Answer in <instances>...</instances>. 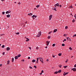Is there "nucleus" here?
<instances>
[{
  "mask_svg": "<svg viewBox=\"0 0 76 76\" xmlns=\"http://www.w3.org/2000/svg\"><path fill=\"white\" fill-rule=\"evenodd\" d=\"M10 15L9 14L7 15V18H10Z\"/></svg>",
  "mask_w": 76,
  "mask_h": 76,
  "instance_id": "ddd939ff",
  "label": "nucleus"
},
{
  "mask_svg": "<svg viewBox=\"0 0 76 76\" xmlns=\"http://www.w3.org/2000/svg\"><path fill=\"white\" fill-rule=\"evenodd\" d=\"M35 15H34L33 16H32V18H35Z\"/></svg>",
  "mask_w": 76,
  "mask_h": 76,
  "instance_id": "e433bc0d",
  "label": "nucleus"
},
{
  "mask_svg": "<svg viewBox=\"0 0 76 76\" xmlns=\"http://www.w3.org/2000/svg\"><path fill=\"white\" fill-rule=\"evenodd\" d=\"M68 61V59H67L66 60V61H65V63H67Z\"/></svg>",
  "mask_w": 76,
  "mask_h": 76,
  "instance_id": "79ce46f5",
  "label": "nucleus"
},
{
  "mask_svg": "<svg viewBox=\"0 0 76 76\" xmlns=\"http://www.w3.org/2000/svg\"><path fill=\"white\" fill-rule=\"evenodd\" d=\"M64 40V41H66V39H65Z\"/></svg>",
  "mask_w": 76,
  "mask_h": 76,
  "instance_id": "bf43d9fd",
  "label": "nucleus"
},
{
  "mask_svg": "<svg viewBox=\"0 0 76 76\" xmlns=\"http://www.w3.org/2000/svg\"><path fill=\"white\" fill-rule=\"evenodd\" d=\"M62 46H65V45L63 43L62 44Z\"/></svg>",
  "mask_w": 76,
  "mask_h": 76,
  "instance_id": "58836bf2",
  "label": "nucleus"
},
{
  "mask_svg": "<svg viewBox=\"0 0 76 76\" xmlns=\"http://www.w3.org/2000/svg\"><path fill=\"white\" fill-rule=\"evenodd\" d=\"M15 59H18V56H16L15 57Z\"/></svg>",
  "mask_w": 76,
  "mask_h": 76,
  "instance_id": "a211bd4d",
  "label": "nucleus"
},
{
  "mask_svg": "<svg viewBox=\"0 0 76 76\" xmlns=\"http://www.w3.org/2000/svg\"><path fill=\"white\" fill-rule=\"evenodd\" d=\"M52 17H53V15H50L49 16V20H51V19Z\"/></svg>",
  "mask_w": 76,
  "mask_h": 76,
  "instance_id": "39448f33",
  "label": "nucleus"
},
{
  "mask_svg": "<svg viewBox=\"0 0 76 76\" xmlns=\"http://www.w3.org/2000/svg\"><path fill=\"white\" fill-rule=\"evenodd\" d=\"M57 29H55L54 30H53V33H54V32H57Z\"/></svg>",
  "mask_w": 76,
  "mask_h": 76,
  "instance_id": "1a4fd4ad",
  "label": "nucleus"
},
{
  "mask_svg": "<svg viewBox=\"0 0 76 76\" xmlns=\"http://www.w3.org/2000/svg\"><path fill=\"white\" fill-rule=\"evenodd\" d=\"M61 70H59L58 71V73H61Z\"/></svg>",
  "mask_w": 76,
  "mask_h": 76,
  "instance_id": "412c9836",
  "label": "nucleus"
},
{
  "mask_svg": "<svg viewBox=\"0 0 76 76\" xmlns=\"http://www.w3.org/2000/svg\"><path fill=\"white\" fill-rule=\"evenodd\" d=\"M61 66H62L61 64L58 65V67H60V68H61Z\"/></svg>",
  "mask_w": 76,
  "mask_h": 76,
  "instance_id": "4468645a",
  "label": "nucleus"
},
{
  "mask_svg": "<svg viewBox=\"0 0 76 76\" xmlns=\"http://www.w3.org/2000/svg\"><path fill=\"white\" fill-rule=\"evenodd\" d=\"M28 59H30V57H28Z\"/></svg>",
  "mask_w": 76,
  "mask_h": 76,
  "instance_id": "680f3d73",
  "label": "nucleus"
},
{
  "mask_svg": "<svg viewBox=\"0 0 76 76\" xmlns=\"http://www.w3.org/2000/svg\"><path fill=\"white\" fill-rule=\"evenodd\" d=\"M74 67H76V64L74 65Z\"/></svg>",
  "mask_w": 76,
  "mask_h": 76,
  "instance_id": "4d7b16f0",
  "label": "nucleus"
},
{
  "mask_svg": "<svg viewBox=\"0 0 76 76\" xmlns=\"http://www.w3.org/2000/svg\"><path fill=\"white\" fill-rule=\"evenodd\" d=\"M24 61V59H22V60H21V61Z\"/></svg>",
  "mask_w": 76,
  "mask_h": 76,
  "instance_id": "052dcab7",
  "label": "nucleus"
},
{
  "mask_svg": "<svg viewBox=\"0 0 76 76\" xmlns=\"http://www.w3.org/2000/svg\"><path fill=\"white\" fill-rule=\"evenodd\" d=\"M51 31L50 32H49L48 34H51Z\"/></svg>",
  "mask_w": 76,
  "mask_h": 76,
  "instance_id": "8fccbe9b",
  "label": "nucleus"
},
{
  "mask_svg": "<svg viewBox=\"0 0 76 76\" xmlns=\"http://www.w3.org/2000/svg\"><path fill=\"white\" fill-rule=\"evenodd\" d=\"M37 61H38V58H37Z\"/></svg>",
  "mask_w": 76,
  "mask_h": 76,
  "instance_id": "3c124183",
  "label": "nucleus"
},
{
  "mask_svg": "<svg viewBox=\"0 0 76 76\" xmlns=\"http://www.w3.org/2000/svg\"><path fill=\"white\" fill-rule=\"evenodd\" d=\"M56 6H57L58 7L59 6V4L58 3H57L56 4Z\"/></svg>",
  "mask_w": 76,
  "mask_h": 76,
  "instance_id": "a878e982",
  "label": "nucleus"
},
{
  "mask_svg": "<svg viewBox=\"0 0 76 76\" xmlns=\"http://www.w3.org/2000/svg\"><path fill=\"white\" fill-rule=\"evenodd\" d=\"M7 51H9V50H10V48L7 47Z\"/></svg>",
  "mask_w": 76,
  "mask_h": 76,
  "instance_id": "9b49d317",
  "label": "nucleus"
},
{
  "mask_svg": "<svg viewBox=\"0 0 76 76\" xmlns=\"http://www.w3.org/2000/svg\"><path fill=\"white\" fill-rule=\"evenodd\" d=\"M4 53H5L4 52H3L2 53L3 55H4Z\"/></svg>",
  "mask_w": 76,
  "mask_h": 76,
  "instance_id": "864d4df0",
  "label": "nucleus"
},
{
  "mask_svg": "<svg viewBox=\"0 0 76 76\" xmlns=\"http://www.w3.org/2000/svg\"><path fill=\"white\" fill-rule=\"evenodd\" d=\"M40 60L42 63H44V62L43 61V59H42V58H40Z\"/></svg>",
  "mask_w": 76,
  "mask_h": 76,
  "instance_id": "f03ea898",
  "label": "nucleus"
},
{
  "mask_svg": "<svg viewBox=\"0 0 76 76\" xmlns=\"http://www.w3.org/2000/svg\"><path fill=\"white\" fill-rule=\"evenodd\" d=\"M29 68H30V69H32V67H31V66H30L29 67Z\"/></svg>",
  "mask_w": 76,
  "mask_h": 76,
  "instance_id": "c03bdc74",
  "label": "nucleus"
},
{
  "mask_svg": "<svg viewBox=\"0 0 76 76\" xmlns=\"http://www.w3.org/2000/svg\"><path fill=\"white\" fill-rule=\"evenodd\" d=\"M20 56H21V54H18V57H20Z\"/></svg>",
  "mask_w": 76,
  "mask_h": 76,
  "instance_id": "dca6fc26",
  "label": "nucleus"
},
{
  "mask_svg": "<svg viewBox=\"0 0 76 76\" xmlns=\"http://www.w3.org/2000/svg\"><path fill=\"white\" fill-rule=\"evenodd\" d=\"M33 15V14H32V13H30V14H28V15L29 16H32Z\"/></svg>",
  "mask_w": 76,
  "mask_h": 76,
  "instance_id": "0eeeda50",
  "label": "nucleus"
},
{
  "mask_svg": "<svg viewBox=\"0 0 76 76\" xmlns=\"http://www.w3.org/2000/svg\"><path fill=\"white\" fill-rule=\"evenodd\" d=\"M41 35V31H39L38 32V34L37 36V37H39Z\"/></svg>",
  "mask_w": 76,
  "mask_h": 76,
  "instance_id": "f257e3e1",
  "label": "nucleus"
},
{
  "mask_svg": "<svg viewBox=\"0 0 76 76\" xmlns=\"http://www.w3.org/2000/svg\"><path fill=\"white\" fill-rule=\"evenodd\" d=\"M52 10H56V11H57V10H56V8L53 7V8H52Z\"/></svg>",
  "mask_w": 76,
  "mask_h": 76,
  "instance_id": "9d476101",
  "label": "nucleus"
},
{
  "mask_svg": "<svg viewBox=\"0 0 76 76\" xmlns=\"http://www.w3.org/2000/svg\"><path fill=\"white\" fill-rule=\"evenodd\" d=\"M7 64H9V63H10V61L9 60H8L7 61Z\"/></svg>",
  "mask_w": 76,
  "mask_h": 76,
  "instance_id": "f3484780",
  "label": "nucleus"
},
{
  "mask_svg": "<svg viewBox=\"0 0 76 76\" xmlns=\"http://www.w3.org/2000/svg\"><path fill=\"white\" fill-rule=\"evenodd\" d=\"M37 15L35 16L34 18H37Z\"/></svg>",
  "mask_w": 76,
  "mask_h": 76,
  "instance_id": "69168bd1",
  "label": "nucleus"
},
{
  "mask_svg": "<svg viewBox=\"0 0 76 76\" xmlns=\"http://www.w3.org/2000/svg\"><path fill=\"white\" fill-rule=\"evenodd\" d=\"M76 37V34L74 35H73V37Z\"/></svg>",
  "mask_w": 76,
  "mask_h": 76,
  "instance_id": "f704fd0d",
  "label": "nucleus"
},
{
  "mask_svg": "<svg viewBox=\"0 0 76 76\" xmlns=\"http://www.w3.org/2000/svg\"><path fill=\"white\" fill-rule=\"evenodd\" d=\"M69 50H72V48L70 47L69 48Z\"/></svg>",
  "mask_w": 76,
  "mask_h": 76,
  "instance_id": "72a5a7b5",
  "label": "nucleus"
},
{
  "mask_svg": "<svg viewBox=\"0 0 76 76\" xmlns=\"http://www.w3.org/2000/svg\"><path fill=\"white\" fill-rule=\"evenodd\" d=\"M34 67H35V69H37V66H34Z\"/></svg>",
  "mask_w": 76,
  "mask_h": 76,
  "instance_id": "a18cd8bd",
  "label": "nucleus"
},
{
  "mask_svg": "<svg viewBox=\"0 0 76 76\" xmlns=\"http://www.w3.org/2000/svg\"><path fill=\"white\" fill-rule=\"evenodd\" d=\"M18 4H20V2H19L18 3Z\"/></svg>",
  "mask_w": 76,
  "mask_h": 76,
  "instance_id": "13d9d810",
  "label": "nucleus"
},
{
  "mask_svg": "<svg viewBox=\"0 0 76 76\" xmlns=\"http://www.w3.org/2000/svg\"><path fill=\"white\" fill-rule=\"evenodd\" d=\"M53 7L56 8L57 7V5L56 4H55Z\"/></svg>",
  "mask_w": 76,
  "mask_h": 76,
  "instance_id": "393cba45",
  "label": "nucleus"
},
{
  "mask_svg": "<svg viewBox=\"0 0 76 76\" xmlns=\"http://www.w3.org/2000/svg\"><path fill=\"white\" fill-rule=\"evenodd\" d=\"M50 41L48 42V41H47L46 42V44L47 46H48V45H49V43H50Z\"/></svg>",
  "mask_w": 76,
  "mask_h": 76,
  "instance_id": "20e7f679",
  "label": "nucleus"
},
{
  "mask_svg": "<svg viewBox=\"0 0 76 76\" xmlns=\"http://www.w3.org/2000/svg\"><path fill=\"white\" fill-rule=\"evenodd\" d=\"M69 8H73V6H72V5H71V6H70L69 7Z\"/></svg>",
  "mask_w": 76,
  "mask_h": 76,
  "instance_id": "bb28decb",
  "label": "nucleus"
},
{
  "mask_svg": "<svg viewBox=\"0 0 76 76\" xmlns=\"http://www.w3.org/2000/svg\"><path fill=\"white\" fill-rule=\"evenodd\" d=\"M15 34H16L17 35H19V32H15Z\"/></svg>",
  "mask_w": 76,
  "mask_h": 76,
  "instance_id": "cd10ccee",
  "label": "nucleus"
},
{
  "mask_svg": "<svg viewBox=\"0 0 76 76\" xmlns=\"http://www.w3.org/2000/svg\"><path fill=\"white\" fill-rule=\"evenodd\" d=\"M48 61H49V60L48 59H46V61L48 62Z\"/></svg>",
  "mask_w": 76,
  "mask_h": 76,
  "instance_id": "37998d69",
  "label": "nucleus"
},
{
  "mask_svg": "<svg viewBox=\"0 0 76 76\" xmlns=\"http://www.w3.org/2000/svg\"><path fill=\"white\" fill-rule=\"evenodd\" d=\"M52 57H54V58L55 57V56H54V55L53 54Z\"/></svg>",
  "mask_w": 76,
  "mask_h": 76,
  "instance_id": "de8ad7c7",
  "label": "nucleus"
},
{
  "mask_svg": "<svg viewBox=\"0 0 76 76\" xmlns=\"http://www.w3.org/2000/svg\"><path fill=\"white\" fill-rule=\"evenodd\" d=\"M7 27L8 29H9V26H7Z\"/></svg>",
  "mask_w": 76,
  "mask_h": 76,
  "instance_id": "e2e57ef3",
  "label": "nucleus"
},
{
  "mask_svg": "<svg viewBox=\"0 0 76 76\" xmlns=\"http://www.w3.org/2000/svg\"><path fill=\"white\" fill-rule=\"evenodd\" d=\"M11 13V11L9 10L8 11H7L6 12V14H9V13Z\"/></svg>",
  "mask_w": 76,
  "mask_h": 76,
  "instance_id": "7ed1b4c3",
  "label": "nucleus"
},
{
  "mask_svg": "<svg viewBox=\"0 0 76 76\" xmlns=\"http://www.w3.org/2000/svg\"><path fill=\"white\" fill-rule=\"evenodd\" d=\"M35 62V59H33L32 60V62H33V63H34V62Z\"/></svg>",
  "mask_w": 76,
  "mask_h": 76,
  "instance_id": "6ab92c4d",
  "label": "nucleus"
},
{
  "mask_svg": "<svg viewBox=\"0 0 76 76\" xmlns=\"http://www.w3.org/2000/svg\"><path fill=\"white\" fill-rule=\"evenodd\" d=\"M28 48L30 49V50H31V47H29Z\"/></svg>",
  "mask_w": 76,
  "mask_h": 76,
  "instance_id": "09e8293b",
  "label": "nucleus"
},
{
  "mask_svg": "<svg viewBox=\"0 0 76 76\" xmlns=\"http://www.w3.org/2000/svg\"><path fill=\"white\" fill-rule=\"evenodd\" d=\"M36 63H38V61H37Z\"/></svg>",
  "mask_w": 76,
  "mask_h": 76,
  "instance_id": "6e6d98bb",
  "label": "nucleus"
},
{
  "mask_svg": "<svg viewBox=\"0 0 76 76\" xmlns=\"http://www.w3.org/2000/svg\"><path fill=\"white\" fill-rule=\"evenodd\" d=\"M72 70L74 71V72H76V69L75 68H73V69H71Z\"/></svg>",
  "mask_w": 76,
  "mask_h": 76,
  "instance_id": "423d86ee",
  "label": "nucleus"
},
{
  "mask_svg": "<svg viewBox=\"0 0 76 76\" xmlns=\"http://www.w3.org/2000/svg\"><path fill=\"white\" fill-rule=\"evenodd\" d=\"M67 28H68V27L67 26H65V29H67Z\"/></svg>",
  "mask_w": 76,
  "mask_h": 76,
  "instance_id": "c9c22d12",
  "label": "nucleus"
},
{
  "mask_svg": "<svg viewBox=\"0 0 76 76\" xmlns=\"http://www.w3.org/2000/svg\"><path fill=\"white\" fill-rule=\"evenodd\" d=\"M58 73V71L55 72H54V74H57V73Z\"/></svg>",
  "mask_w": 76,
  "mask_h": 76,
  "instance_id": "5701e85b",
  "label": "nucleus"
},
{
  "mask_svg": "<svg viewBox=\"0 0 76 76\" xmlns=\"http://www.w3.org/2000/svg\"><path fill=\"white\" fill-rule=\"evenodd\" d=\"M52 46H53V47H54V46H55V44H53L52 45Z\"/></svg>",
  "mask_w": 76,
  "mask_h": 76,
  "instance_id": "a19ab883",
  "label": "nucleus"
},
{
  "mask_svg": "<svg viewBox=\"0 0 76 76\" xmlns=\"http://www.w3.org/2000/svg\"><path fill=\"white\" fill-rule=\"evenodd\" d=\"M42 73L41 72V73H40L39 74L40 75H42Z\"/></svg>",
  "mask_w": 76,
  "mask_h": 76,
  "instance_id": "338daca9",
  "label": "nucleus"
},
{
  "mask_svg": "<svg viewBox=\"0 0 76 76\" xmlns=\"http://www.w3.org/2000/svg\"><path fill=\"white\" fill-rule=\"evenodd\" d=\"M67 67V66H63V67L64 68H66V67Z\"/></svg>",
  "mask_w": 76,
  "mask_h": 76,
  "instance_id": "c756f323",
  "label": "nucleus"
},
{
  "mask_svg": "<svg viewBox=\"0 0 76 76\" xmlns=\"http://www.w3.org/2000/svg\"><path fill=\"white\" fill-rule=\"evenodd\" d=\"M26 42H28L29 41V39L28 38H26Z\"/></svg>",
  "mask_w": 76,
  "mask_h": 76,
  "instance_id": "6e6552de",
  "label": "nucleus"
},
{
  "mask_svg": "<svg viewBox=\"0 0 76 76\" xmlns=\"http://www.w3.org/2000/svg\"><path fill=\"white\" fill-rule=\"evenodd\" d=\"M64 37H66V34H64Z\"/></svg>",
  "mask_w": 76,
  "mask_h": 76,
  "instance_id": "603ef678",
  "label": "nucleus"
},
{
  "mask_svg": "<svg viewBox=\"0 0 76 76\" xmlns=\"http://www.w3.org/2000/svg\"><path fill=\"white\" fill-rule=\"evenodd\" d=\"M5 13V12H2V15H4Z\"/></svg>",
  "mask_w": 76,
  "mask_h": 76,
  "instance_id": "7c9ffc66",
  "label": "nucleus"
},
{
  "mask_svg": "<svg viewBox=\"0 0 76 76\" xmlns=\"http://www.w3.org/2000/svg\"><path fill=\"white\" fill-rule=\"evenodd\" d=\"M1 47L3 48H4V45H3Z\"/></svg>",
  "mask_w": 76,
  "mask_h": 76,
  "instance_id": "2f4dec72",
  "label": "nucleus"
},
{
  "mask_svg": "<svg viewBox=\"0 0 76 76\" xmlns=\"http://www.w3.org/2000/svg\"><path fill=\"white\" fill-rule=\"evenodd\" d=\"M51 38V37L50 36H48V39H50Z\"/></svg>",
  "mask_w": 76,
  "mask_h": 76,
  "instance_id": "4be33fe9",
  "label": "nucleus"
},
{
  "mask_svg": "<svg viewBox=\"0 0 76 76\" xmlns=\"http://www.w3.org/2000/svg\"><path fill=\"white\" fill-rule=\"evenodd\" d=\"M59 6L60 7H61V5H59Z\"/></svg>",
  "mask_w": 76,
  "mask_h": 76,
  "instance_id": "5fc2aeb1",
  "label": "nucleus"
},
{
  "mask_svg": "<svg viewBox=\"0 0 76 76\" xmlns=\"http://www.w3.org/2000/svg\"><path fill=\"white\" fill-rule=\"evenodd\" d=\"M45 48H47V46L45 47Z\"/></svg>",
  "mask_w": 76,
  "mask_h": 76,
  "instance_id": "774afa93",
  "label": "nucleus"
},
{
  "mask_svg": "<svg viewBox=\"0 0 76 76\" xmlns=\"http://www.w3.org/2000/svg\"><path fill=\"white\" fill-rule=\"evenodd\" d=\"M38 49H39V48L38 47H37L36 48V49L38 50Z\"/></svg>",
  "mask_w": 76,
  "mask_h": 76,
  "instance_id": "c85d7f7f",
  "label": "nucleus"
},
{
  "mask_svg": "<svg viewBox=\"0 0 76 76\" xmlns=\"http://www.w3.org/2000/svg\"><path fill=\"white\" fill-rule=\"evenodd\" d=\"M67 40H68V41H69V40H70V38H69V37H67V38H66Z\"/></svg>",
  "mask_w": 76,
  "mask_h": 76,
  "instance_id": "b1692460",
  "label": "nucleus"
},
{
  "mask_svg": "<svg viewBox=\"0 0 76 76\" xmlns=\"http://www.w3.org/2000/svg\"><path fill=\"white\" fill-rule=\"evenodd\" d=\"M61 55V53H59L58 54V56H60Z\"/></svg>",
  "mask_w": 76,
  "mask_h": 76,
  "instance_id": "473e14b6",
  "label": "nucleus"
},
{
  "mask_svg": "<svg viewBox=\"0 0 76 76\" xmlns=\"http://www.w3.org/2000/svg\"><path fill=\"white\" fill-rule=\"evenodd\" d=\"M39 6H40L39 5H37L36 6V7H37L38 8L39 7Z\"/></svg>",
  "mask_w": 76,
  "mask_h": 76,
  "instance_id": "aec40b11",
  "label": "nucleus"
},
{
  "mask_svg": "<svg viewBox=\"0 0 76 76\" xmlns=\"http://www.w3.org/2000/svg\"><path fill=\"white\" fill-rule=\"evenodd\" d=\"M43 72H44V71H43V70H42L41 71V73H43Z\"/></svg>",
  "mask_w": 76,
  "mask_h": 76,
  "instance_id": "49530a36",
  "label": "nucleus"
},
{
  "mask_svg": "<svg viewBox=\"0 0 76 76\" xmlns=\"http://www.w3.org/2000/svg\"><path fill=\"white\" fill-rule=\"evenodd\" d=\"M2 35H4V34H2L0 35L1 37Z\"/></svg>",
  "mask_w": 76,
  "mask_h": 76,
  "instance_id": "ea45409f",
  "label": "nucleus"
},
{
  "mask_svg": "<svg viewBox=\"0 0 76 76\" xmlns=\"http://www.w3.org/2000/svg\"><path fill=\"white\" fill-rule=\"evenodd\" d=\"M2 66V64H0V67H1Z\"/></svg>",
  "mask_w": 76,
  "mask_h": 76,
  "instance_id": "0e129e2a",
  "label": "nucleus"
},
{
  "mask_svg": "<svg viewBox=\"0 0 76 76\" xmlns=\"http://www.w3.org/2000/svg\"><path fill=\"white\" fill-rule=\"evenodd\" d=\"M72 22L73 23H74V22H75V20H72Z\"/></svg>",
  "mask_w": 76,
  "mask_h": 76,
  "instance_id": "4c0bfd02",
  "label": "nucleus"
},
{
  "mask_svg": "<svg viewBox=\"0 0 76 76\" xmlns=\"http://www.w3.org/2000/svg\"><path fill=\"white\" fill-rule=\"evenodd\" d=\"M68 72H66V73H65L64 74H63L64 76H65L66 75H67L68 74Z\"/></svg>",
  "mask_w": 76,
  "mask_h": 76,
  "instance_id": "f8f14e48",
  "label": "nucleus"
},
{
  "mask_svg": "<svg viewBox=\"0 0 76 76\" xmlns=\"http://www.w3.org/2000/svg\"><path fill=\"white\" fill-rule=\"evenodd\" d=\"M14 61V58H12V62H13Z\"/></svg>",
  "mask_w": 76,
  "mask_h": 76,
  "instance_id": "2eb2a0df",
  "label": "nucleus"
}]
</instances>
